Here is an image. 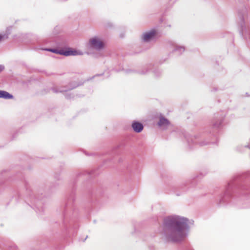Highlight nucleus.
Here are the masks:
<instances>
[{"label":"nucleus","instance_id":"f03ea898","mask_svg":"<svg viewBox=\"0 0 250 250\" xmlns=\"http://www.w3.org/2000/svg\"><path fill=\"white\" fill-rule=\"evenodd\" d=\"M88 46L92 49L101 50L104 48V43L99 37L95 36L89 39Z\"/></svg>","mask_w":250,"mask_h":250},{"label":"nucleus","instance_id":"6e6552de","mask_svg":"<svg viewBox=\"0 0 250 250\" xmlns=\"http://www.w3.org/2000/svg\"><path fill=\"white\" fill-rule=\"evenodd\" d=\"M13 98V95L5 91L0 90V98H3L4 99H11Z\"/></svg>","mask_w":250,"mask_h":250},{"label":"nucleus","instance_id":"9b49d317","mask_svg":"<svg viewBox=\"0 0 250 250\" xmlns=\"http://www.w3.org/2000/svg\"><path fill=\"white\" fill-rule=\"evenodd\" d=\"M78 86V85H75V86H73L72 87H71L70 88H68V89H59V90H55V89H53V91L54 92H56V93H57V92H66L68 90H71V89H72L75 87H76L77 86Z\"/></svg>","mask_w":250,"mask_h":250},{"label":"nucleus","instance_id":"7ed1b4c3","mask_svg":"<svg viewBox=\"0 0 250 250\" xmlns=\"http://www.w3.org/2000/svg\"><path fill=\"white\" fill-rule=\"evenodd\" d=\"M157 32L155 29L146 31L143 33L141 36L142 41L148 42L156 39Z\"/></svg>","mask_w":250,"mask_h":250},{"label":"nucleus","instance_id":"20e7f679","mask_svg":"<svg viewBox=\"0 0 250 250\" xmlns=\"http://www.w3.org/2000/svg\"><path fill=\"white\" fill-rule=\"evenodd\" d=\"M45 50L50 51L53 53H55L56 54H59L60 55H63L65 56H76L78 55H81V53H79L76 50H67L64 51L63 50H58L56 49H47L46 48L44 49Z\"/></svg>","mask_w":250,"mask_h":250},{"label":"nucleus","instance_id":"f257e3e1","mask_svg":"<svg viewBox=\"0 0 250 250\" xmlns=\"http://www.w3.org/2000/svg\"><path fill=\"white\" fill-rule=\"evenodd\" d=\"M188 221L187 218L177 215L165 217L162 224V232L165 240L178 243L185 239L189 230Z\"/></svg>","mask_w":250,"mask_h":250},{"label":"nucleus","instance_id":"ddd939ff","mask_svg":"<svg viewBox=\"0 0 250 250\" xmlns=\"http://www.w3.org/2000/svg\"><path fill=\"white\" fill-rule=\"evenodd\" d=\"M246 30V26L245 25V23H243L241 24V29L240 31V33L242 36H244V34L245 33V31Z\"/></svg>","mask_w":250,"mask_h":250},{"label":"nucleus","instance_id":"2eb2a0df","mask_svg":"<svg viewBox=\"0 0 250 250\" xmlns=\"http://www.w3.org/2000/svg\"><path fill=\"white\" fill-rule=\"evenodd\" d=\"M220 198H221V199L220 200V204H221L222 203L224 202V195H221Z\"/></svg>","mask_w":250,"mask_h":250},{"label":"nucleus","instance_id":"39448f33","mask_svg":"<svg viewBox=\"0 0 250 250\" xmlns=\"http://www.w3.org/2000/svg\"><path fill=\"white\" fill-rule=\"evenodd\" d=\"M169 125L170 122L167 119L163 116H160L159 121L158 123V125L159 127H160L162 129L165 130L168 127Z\"/></svg>","mask_w":250,"mask_h":250},{"label":"nucleus","instance_id":"0eeeda50","mask_svg":"<svg viewBox=\"0 0 250 250\" xmlns=\"http://www.w3.org/2000/svg\"><path fill=\"white\" fill-rule=\"evenodd\" d=\"M187 141L188 145L191 146L192 143L193 144H199L201 146H204L207 145L208 144L206 141H204L202 142H199L196 137H191L190 139H187Z\"/></svg>","mask_w":250,"mask_h":250},{"label":"nucleus","instance_id":"423d86ee","mask_svg":"<svg viewBox=\"0 0 250 250\" xmlns=\"http://www.w3.org/2000/svg\"><path fill=\"white\" fill-rule=\"evenodd\" d=\"M131 127L134 132L136 133L141 132L144 128L143 124L139 122L134 121L132 123Z\"/></svg>","mask_w":250,"mask_h":250},{"label":"nucleus","instance_id":"4468645a","mask_svg":"<svg viewBox=\"0 0 250 250\" xmlns=\"http://www.w3.org/2000/svg\"><path fill=\"white\" fill-rule=\"evenodd\" d=\"M8 36L6 34H0V42L4 39H8Z\"/></svg>","mask_w":250,"mask_h":250},{"label":"nucleus","instance_id":"9d476101","mask_svg":"<svg viewBox=\"0 0 250 250\" xmlns=\"http://www.w3.org/2000/svg\"><path fill=\"white\" fill-rule=\"evenodd\" d=\"M185 50V47L183 46L176 45L174 49L178 54H181Z\"/></svg>","mask_w":250,"mask_h":250},{"label":"nucleus","instance_id":"a211bd4d","mask_svg":"<svg viewBox=\"0 0 250 250\" xmlns=\"http://www.w3.org/2000/svg\"><path fill=\"white\" fill-rule=\"evenodd\" d=\"M249 147V145H246L244 146V147Z\"/></svg>","mask_w":250,"mask_h":250},{"label":"nucleus","instance_id":"f3484780","mask_svg":"<svg viewBox=\"0 0 250 250\" xmlns=\"http://www.w3.org/2000/svg\"><path fill=\"white\" fill-rule=\"evenodd\" d=\"M0 69L1 70H3L4 69V67L2 66H0Z\"/></svg>","mask_w":250,"mask_h":250},{"label":"nucleus","instance_id":"1a4fd4ad","mask_svg":"<svg viewBox=\"0 0 250 250\" xmlns=\"http://www.w3.org/2000/svg\"><path fill=\"white\" fill-rule=\"evenodd\" d=\"M223 121V118L221 117V118L217 119L216 121H215L213 123V126L215 128H219L222 126V124Z\"/></svg>","mask_w":250,"mask_h":250},{"label":"nucleus","instance_id":"f8f14e48","mask_svg":"<svg viewBox=\"0 0 250 250\" xmlns=\"http://www.w3.org/2000/svg\"><path fill=\"white\" fill-rule=\"evenodd\" d=\"M149 70L148 66L144 67L142 70H139L138 73L141 75H145L147 74Z\"/></svg>","mask_w":250,"mask_h":250},{"label":"nucleus","instance_id":"dca6fc26","mask_svg":"<svg viewBox=\"0 0 250 250\" xmlns=\"http://www.w3.org/2000/svg\"><path fill=\"white\" fill-rule=\"evenodd\" d=\"M65 96L67 99H70V96L68 94H66Z\"/></svg>","mask_w":250,"mask_h":250}]
</instances>
